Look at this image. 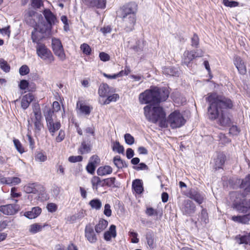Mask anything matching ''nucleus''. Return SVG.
<instances>
[{
	"instance_id": "79ce46f5",
	"label": "nucleus",
	"mask_w": 250,
	"mask_h": 250,
	"mask_svg": "<svg viewBox=\"0 0 250 250\" xmlns=\"http://www.w3.org/2000/svg\"><path fill=\"white\" fill-rule=\"evenodd\" d=\"M0 68L6 73L10 71V65L8 64L7 62L2 58L0 59Z\"/></svg>"
},
{
	"instance_id": "5fc2aeb1",
	"label": "nucleus",
	"mask_w": 250,
	"mask_h": 250,
	"mask_svg": "<svg viewBox=\"0 0 250 250\" xmlns=\"http://www.w3.org/2000/svg\"><path fill=\"white\" fill-rule=\"evenodd\" d=\"M191 46L192 47L197 48L199 44V39L198 35L196 34H194L193 37L191 38Z\"/></svg>"
},
{
	"instance_id": "e2e57ef3",
	"label": "nucleus",
	"mask_w": 250,
	"mask_h": 250,
	"mask_svg": "<svg viewBox=\"0 0 250 250\" xmlns=\"http://www.w3.org/2000/svg\"><path fill=\"white\" fill-rule=\"evenodd\" d=\"M112 211L110 208V206L108 204L104 205V213L107 217H110L111 215Z\"/></svg>"
},
{
	"instance_id": "6e6552de",
	"label": "nucleus",
	"mask_w": 250,
	"mask_h": 250,
	"mask_svg": "<svg viewBox=\"0 0 250 250\" xmlns=\"http://www.w3.org/2000/svg\"><path fill=\"white\" fill-rule=\"evenodd\" d=\"M203 55V52L201 50L195 51L186 50L184 52L182 60V64L189 67L190 64L193 60L197 57H201Z\"/></svg>"
},
{
	"instance_id": "2f4dec72",
	"label": "nucleus",
	"mask_w": 250,
	"mask_h": 250,
	"mask_svg": "<svg viewBox=\"0 0 250 250\" xmlns=\"http://www.w3.org/2000/svg\"><path fill=\"white\" fill-rule=\"evenodd\" d=\"M109 92L110 88L106 83H102L100 85L98 93L101 97H106L109 94Z\"/></svg>"
},
{
	"instance_id": "69168bd1",
	"label": "nucleus",
	"mask_w": 250,
	"mask_h": 250,
	"mask_svg": "<svg viewBox=\"0 0 250 250\" xmlns=\"http://www.w3.org/2000/svg\"><path fill=\"white\" fill-rule=\"evenodd\" d=\"M99 57L100 60L103 62H106L110 60L109 55L104 52L100 53Z\"/></svg>"
},
{
	"instance_id": "052dcab7",
	"label": "nucleus",
	"mask_w": 250,
	"mask_h": 250,
	"mask_svg": "<svg viewBox=\"0 0 250 250\" xmlns=\"http://www.w3.org/2000/svg\"><path fill=\"white\" fill-rule=\"evenodd\" d=\"M96 166V165L93 163L89 162L86 166V170L87 172L90 174H93L95 170Z\"/></svg>"
},
{
	"instance_id": "4be33fe9",
	"label": "nucleus",
	"mask_w": 250,
	"mask_h": 250,
	"mask_svg": "<svg viewBox=\"0 0 250 250\" xmlns=\"http://www.w3.org/2000/svg\"><path fill=\"white\" fill-rule=\"evenodd\" d=\"M202 208L201 211L198 214V219L197 222L201 225L205 226L209 222L208 215L207 210L201 206Z\"/></svg>"
},
{
	"instance_id": "a211bd4d",
	"label": "nucleus",
	"mask_w": 250,
	"mask_h": 250,
	"mask_svg": "<svg viewBox=\"0 0 250 250\" xmlns=\"http://www.w3.org/2000/svg\"><path fill=\"white\" fill-rule=\"evenodd\" d=\"M233 62L234 64L240 74L245 75L246 74L247 69L246 64L240 57L236 56L234 57Z\"/></svg>"
},
{
	"instance_id": "58836bf2",
	"label": "nucleus",
	"mask_w": 250,
	"mask_h": 250,
	"mask_svg": "<svg viewBox=\"0 0 250 250\" xmlns=\"http://www.w3.org/2000/svg\"><path fill=\"white\" fill-rule=\"evenodd\" d=\"M105 186L109 187L116 188L119 187V185L116 182V178L115 177H111L104 179Z\"/></svg>"
},
{
	"instance_id": "c756f323",
	"label": "nucleus",
	"mask_w": 250,
	"mask_h": 250,
	"mask_svg": "<svg viewBox=\"0 0 250 250\" xmlns=\"http://www.w3.org/2000/svg\"><path fill=\"white\" fill-rule=\"evenodd\" d=\"M132 188L137 194H141L144 190L142 181L140 179H135L132 182Z\"/></svg>"
},
{
	"instance_id": "9b49d317",
	"label": "nucleus",
	"mask_w": 250,
	"mask_h": 250,
	"mask_svg": "<svg viewBox=\"0 0 250 250\" xmlns=\"http://www.w3.org/2000/svg\"><path fill=\"white\" fill-rule=\"evenodd\" d=\"M52 47L54 54L61 61H64L66 58V56L61 41L58 39L52 38Z\"/></svg>"
},
{
	"instance_id": "ea45409f",
	"label": "nucleus",
	"mask_w": 250,
	"mask_h": 250,
	"mask_svg": "<svg viewBox=\"0 0 250 250\" xmlns=\"http://www.w3.org/2000/svg\"><path fill=\"white\" fill-rule=\"evenodd\" d=\"M112 149L114 151H117L118 153L122 154H123L125 151L124 146L120 144L119 141L113 143Z\"/></svg>"
},
{
	"instance_id": "9d476101",
	"label": "nucleus",
	"mask_w": 250,
	"mask_h": 250,
	"mask_svg": "<svg viewBox=\"0 0 250 250\" xmlns=\"http://www.w3.org/2000/svg\"><path fill=\"white\" fill-rule=\"evenodd\" d=\"M183 214L187 216H192L196 211L195 204L189 199L185 200L180 207Z\"/></svg>"
},
{
	"instance_id": "cd10ccee",
	"label": "nucleus",
	"mask_w": 250,
	"mask_h": 250,
	"mask_svg": "<svg viewBox=\"0 0 250 250\" xmlns=\"http://www.w3.org/2000/svg\"><path fill=\"white\" fill-rule=\"evenodd\" d=\"M42 209L39 207H34L31 210L25 212L24 215L29 219H32L36 218L41 213Z\"/></svg>"
},
{
	"instance_id": "a878e982",
	"label": "nucleus",
	"mask_w": 250,
	"mask_h": 250,
	"mask_svg": "<svg viewBox=\"0 0 250 250\" xmlns=\"http://www.w3.org/2000/svg\"><path fill=\"white\" fill-rule=\"evenodd\" d=\"M34 99V96L28 93L23 96L21 101V106L23 109H26Z\"/></svg>"
},
{
	"instance_id": "f03ea898",
	"label": "nucleus",
	"mask_w": 250,
	"mask_h": 250,
	"mask_svg": "<svg viewBox=\"0 0 250 250\" xmlns=\"http://www.w3.org/2000/svg\"><path fill=\"white\" fill-rule=\"evenodd\" d=\"M137 9V4L131 2L121 6L117 11V16L122 20L124 29L127 32L134 29Z\"/></svg>"
},
{
	"instance_id": "f257e3e1",
	"label": "nucleus",
	"mask_w": 250,
	"mask_h": 250,
	"mask_svg": "<svg viewBox=\"0 0 250 250\" xmlns=\"http://www.w3.org/2000/svg\"><path fill=\"white\" fill-rule=\"evenodd\" d=\"M206 100L209 104L208 108V118L212 121L216 120L217 124L221 126H229L231 120L225 109L233 107L232 101L216 93H208Z\"/></svg>"
},
{
	"instance_id": "f8f14e48",
	"label": "nucleus",
	"mask_w": 250,
	"mask_h": 250,
	"mask_svg": "<svg viewBox=\"0 0 250 250\" xmlns=\"http://www.w3.org/2000/svg\"><path fill=\"white\" fill-rule=\"evenodd\" d=\"M23 191L27 193H33L39 194L43 191V187L37 183H28L23 188Z\"/></svg>"
},
{
	"instance_id": "393cba45",
	"label": "nucleus",
	"mask_w": 250,
	"mask_h": 250,
	"mask_svg": "<svg viewBox=\"0 0 250 250\" xmlns=\"http://www.w3.org/2000/svg\"><path fill=\"white\" fill-rule=\"evenodd\" d=\"M116 226L112 225L109 227V230L104 233V238L106 241H110L112 238H115L117 235Z\"/></svg>"
},
{
	"instance_id": "680f3d73",
	"label": "nucleus",
	"mask_w": 250,
	"mask_h": 250,
	"mask_svg": "<svg viewBox=\"0 0 250 250\" xmlns=\"http://www.w3.org/2000/svg\"><path fill=\"white\" fill-rule=\"evenodd\" d=\"M82 160L83 157L81 156H71L68 158V161L71 163L81 162Z\"/></svg>"
},
{
	"instance_id": "4d7b16f0",
	"label": "nucleus",
	"mask_w": 250,
	"mask_h": 250,
	"mask_svg": "<svg viewBox=\"0 0 250 250\" xmlns=\"http://www.w3.org/2000/svg\"><path fill=\"white\" fill-rule=\"evenodd\" d=\"M29 68L26 65H23L21 66L19 69V73L21 75H25L29 73Z\"/></svg>"
},
{
	"instance_id": "de8ad7c7",
	"label": "nucleus",
	"mask_w": 250,
	"mask_h": 250,
	"mask_svg": "<svg viewBox=\"0 0 250 250\" xmlns=\"http://www.w3.org/2000/svg\"><path fill=\"white\" fill-rule=\"evenodd\" d=\"M81 50L83 53L86 55H89L91 54V49L90 47L87 43H83L81 45Z\"/></svg>"
},
{
	"instance_id": "a18cd8bd",
	"label": "nucleus",
	"mask_w": 250,
	"mask_h": 250,
	"mask_svg": "<svg viewBox=\"0 0 250 250\" xmlns=\"http://www.w3.org/2000/svg\"><path fill=\"white\" fill-rule=\"evenodd\" d=\"M43 227L38 224H34L30 226L29 231L32 233H36L42 230Z\"/></svg>"
},
{
	"instance_id": "39448f33",
	"label": "nucleus",
	"mask_w": 250,
	"mask_h": 250,
	"mask_svg": "<svg viewBox=\"0 0 250 250\" xmlns=\"http://www.w3.org/2000/svg\"><path fill=\"white\" fill-rule=\"evenodd\" d=\"M233 201V207L240 213H245L250 210V199L246 200L243 197L240 192L233 191L230 193Z\"/></svg>"
},
{
	"instance_id": "7c9ffc66",
	"label": "nucleus",
	"mask_w": 250,
	"mask_h": 250,
	"mask_svg": "<svg viewBox=\"0 0 250 250\" xmlns=\"http://www.w3.org/2000/svg\"><path fill=\"white\" fill-rule=\"evenodd\" d=\"M91 183L92 185V188L96 190H98V187H104L105 186L104 179L101 180V179L98 176H94L91 179Z\"/></svg>"
},
{
	"instance_id": "774afa93",
	"label": "nucleus",
	"mask_w": 250,
	"mask_h": 250,
	"mask_svg": "<svg viewBox=\"0 0 250 250\" xmlns=\"http://www.w3.org/2000/svg\"><path fill=\"white\" fill-rule=\"evenodd\" d=\"M64 131L62 130H61L59 131L58 135L56 137V140L57 142H61L64 139Z\"/></svg>"
},
{
	"instance_id": "09e8293b",
	"label": "nucleus",
	"mask_w": 250,
	"mask_h": 250,
	"mask_svg": "<svg viewBox=\"0 0 250 250\" xmlns=\"http://www.w3.org/2000/svg\"><path fill=\"white\" fill-rule=\"evenodd\" d=\"M35 159L36 161L44 162L47 159V156L42 152H37L35 153Z\"/></svg>"
},
{
	"instance_id": "bb28decb",
	"label": "nucleus",
	"mask_w": 250,
	"mask_h": 250,
	"mask_svg": "<svg viewBox=\"0 0 250 250\" xmlns=\"http://www.w3.org/2000/svg\"><path fill=\"white\" fill-rule=\"evenodd\" d=\"M232 220L239 223L248 224L250 221V213L243 215L233 216Z\"/></svg>"
},
{
	"instance_id": "0e129e2a",
	"label": "nucleus",
	"mask_w": 250,
	"mask_h": 250,
	"mask_svg": "<svg viewBox=\"0 0 250 250\" xmlns=\"http://www.w3.org/2000/svg\"><path fill=\"white\" fill-rule=\"evenodd\" d=\"M17 188L15 187H13L11 189V196L12 198H18L21 196V192H17Z\"/></svg>"
},
{
	"instance_id": "49530a36",
	"label": "nucleus",
	"mask_w": 250,
	"mask_h": 250,
	"mask_svg": "<svg viewBox=\"0 0 250 250\" xmlns=\"http://www.w3.org/2000/svg\"><path fill=\"white\" fill-rule=\"evenodd\" d=\"M107 97V99L104 102V104H109L110 102H116L119 99V96L117 94H113L111 95H109L108 94Z\"/></svg>"
},
{
	"instance_id": "c85d7f7f",
	"label": "nucleus",
	"mask_w": 250,
	"mask_h": 250,
	"mask_svg": "<svg viewBox=\"0 0 250 250\" xmlns=\"http://www.w3.org/2000/svg\"><path fill=\"white\" fill-rule=\"evenodd\" d=\"M235 240L239 244L250 245V234L238 235L235 237Z\"/></svg>"
},
{
	"instance_id": "864d4df0",
	"label": "nucleus",
	"mask_w": 250,
	"mask_h": 250,
	"mask_svg": "<svg viewBox=\"0 0 250 250\" xmlns=\"http://www.w3.org/2000/svg\"><path fill=\"white\" fill-rule=\"evenodd\" d=\"M80 110L82 113L86 115H89L91 112L90 107L83 104H80Z\"/></svg>"
},
{
	"instance_id": "f704fd0d",
	"label": "nucleus",
	"mask_w": 250,
	"mask_h": 250,
	"mask_svg": "<svg viewBox=\"0 0 250 250\" xmlns=\"http://www.w3.org/2000/svg\"><path fill=\"white\" fill-rule=\"evenodd\" d=\"M108 225V222L104 219H101L98 224L95 226V230L97 233H100L105 229Z\"/></svg>"
},
{
	"instance_id": "37998d69",
	"label": "nucleus",
	"mask_w": 250,
	"mask_h": 250,
	"mask_svg": "<svg viewBox=\"0 0 250 250\" xmlns=\"http://www.w3.org/2000/svg\"><path fill=\"white\" fill-rule=\"evenodd\" d=\"M79 150L81 154H83L88 153L90 150V148L88 145L86 144L85 142H83L82 143Z\"/></svg>"
},
{
	"instance_id": "423d86ee",
	"label": "nucleus",
	"mask_w": 250,
	"mask_h": 250,
	"mask_svg": "<svg viewBox=\"0 0 250 250\" xmlns=\"http://www.w3.org/2000/svg\"><path fill=\"white\" fill-rule=\"evenodd\" d=\"M36 53L38 57L48 64L52 63L55 60L51 51L44 44H37L35 46Z\"/></svg>"
},
{
	"instance_id": "6ab92c4d",
	"label": "nucleus",
	"mask_w": 250,
	"mask_h": 250,
	"mask_svg": "<svg viewBox=\"0 0 250 250\" xmlns=\"http://www.w3.org/2000/svg\"><path fill=\"white\" fill-rule=\"evenodd\" d=\"M52 27L48 23L41 22L35 28L46 38L50 35Z\"/></svg>"
},
{
	"instance_id": "2eb2a0df",
	"label": "nucleus",
	"mask_w": 250,
	"mask_h": 250,
	"mask_svg": "<svg viewBox=\"0 0 250 250\" xmlns=\"http://www.w3.org/2000/svg\"><path fill=\"white\" fill-rule=\"evenodd\" d=\"M84 236L87 240L90 243H95L98 240L93 228L90 224H88L85 226L84 229Z\"/></svg>"
},
{
	"instance_id": "412c9836",
	"label": "nucleus",
	"mask_w": 250,
	"mask_h": 250,
	"mask_svg": "<svg viewBox=\"0 0 250 250\" xmlns=\"http://www.w3.org/2000/svg\"><path fill=\"white\" fill-rule=\"evenodd\" d=\"M42 13L46 21L47 22V23L53 26L57 21L56 16L49 9H44Z\"/></svg>"
},
{
	"instance_id": "338daca9",
	"label": "nucleus",
	"mask_w": 250,
	"mask_h": 250,
	"mask_svg": "<svg viewBox=\"0 0 250 250\" xmlns=\"http://www.w3.org/2000/svg\"><path fill=\"white\" fill-rule=\"evenodd\" d=\"M48 210L50 212H54L57 209V206L53 203H49L47 206Z\"/></svg>"
},
{
	"instance_id": "7ed1b4c3",
	"label": "nucleus",
	"mask_w": 250,
	"mask_h": 250,
	"mask_svg": "<svg viewBox=\"0 0 250 250\" xmlns=\"http://www.w3.org/2000/svg\"><path fill=\"white\" fill-rule=\"evenodd\" d=\"M168 96L169 92L166 88L154 86L141 93L139 95V100L141 104H150L151 105L158 104L166 101Z\"/></svg>"
},
{
	"instance_id": "aec40b11",
	"label": "nucleus",
	"mask_w": 250,
	"mask_h": 250,
	"mask_svg": "<svg viewBox=\"0 0 250 250\" xmlns=\"http://www.w3.org/2000/svg\"><path fill=\"white\" fill-rule=\"evenodd\" d=\"M26 21L32 26L37 25V23L36 21L35 18L41 17V15H39L36 12L32 10H29L25 15Z\"/></svg>"
},
{
	"instance_id": "603ef678",
	"label": "nucleus",
	"mask_w": 250,
	"mask_h": 250,
	"mask_svg": "<svg viewBox=\"0 0 250 250\" xmlns=\"http://www.w3.org/2000/svg\"><path fill=\"white\" fill-rule=\"evenodd\" d=\"M125 143L128 145H132L134 143V137L129 133H126L124 135Z\"/></svg>"
},
{
	"instance_id": "1a4fd4ad",
	"label": "nucleus",
	"mask_w": 250,
	"mask_h": 250,
	"mask_svg": "<svg viewBox=\"0 0 250 250\" xmlns=\"http://www.w3.org/2000/svg\"><path fill=\"white\" fill-rule=\"evenodd\" d=\"M33 112L35 117L33 119L35 131L36 133H39L43 126L42 123V116L39 104H35L33 105Z\"/></svg>"
},
{
	"instance_id": "bf43d9fd",
	"label": "nucleus",
	"mask_w": 250,
	"mask_h": 250,
	"mask_svg": "<svg viewBox=\"0 0 250 250\" xmlns=\"http://www.w3.org/2000/svg\"><path fill=\"white\" fill-rule=\"evenodd\" d=\"M146 213L149 216H152L153 215L157 216L158 215L157 210L151 207L146 208Z\"/></svg>"
},
{
	"instance_id": "4c0bfd02",
	"label": "nucleus",
	"mask_w": 250,
	"mask_h": 250,
	"mask_svg": "<svg viewBox=\"0 0 250 250\" xmlns=\"http://www.w3.org/2000/svg\"><path fill=\"white\" fill-rule=\"evenodd\" d=\"M113 163L118 168L127 167V164L126 162L122 160L120 156H116L114 157Z\"/></svg>"
},
{
	"instance_id": "dca6fc26",
	"label": "nucleus",
	"mask_w": 250,
	"mask_h": 250,
	"mask_svg": "<svg viewBox=\"0 0 250 250\" xmlns=\"http://www.w3.org/2000/svg\"><path fill=\"white\" fill-rule=\"evenodd\" d=\"M83 3L90 7L98 9H104L106 7V0H83Z\"/></svg>"
},
{
	"instance_id": "c9c22d12",
	"label": "nucleus",
	"mask_w": 250,
	"mask_h": 250,
	"mask_svg": "<svg viewBox=\"0 0 250 250\" xmlns=\"http://www.w3.org/2000/svg\"><path fill=\"white\" fill-rule=\"evenodd\" d=\"M97 172L99 176L110 174L112 172V168L109 166L101 167L98 169Z\"/></svg>"
},
{
	"instance_id": "ddd939ff",
	"label": "nucleus",
	"mask_w": 250,
	"mask_h": 250,
	"mask_svg": "<svg viewBox=\"0 0 250 250\" xmlns=\"http://www.w3.org/2000/svg\"><path fill=\"white\" fill-rule=\"evenodd\" d=\"M186 195L190 199L194 200L199 205L201 204L205 199L204 195L195 188L190 189Z\"/></svg>"
},
{
	"instance_id": "e433bc0d",
	"label": "nucleus",
	"mask_w": 250,
	"mask_h": 250,
	"mask_svg": "<svg viewBox=\"0 0 250 250\" xmlns=\"http://www.w3.org/2000/svg\"><path fill=\"white\" fill-rule=\"evenodd\" d=\"M146 238L149 247L150 249H153L155 247V243L154 240V234L151 230H149L146 232Z\"/></svg>"
},
{
	"instance_id": "a19ab883",
	"label": "nucleus",
	"mask_w": 250,
	"mask_h": 250,
	"mask_svg": "<svg viewBox=\"0 0 250 250\" xmlns=\"http://www.w3.org/2000/svg\"><path fill=\"white\" fill-rule=\"evenodd\" d=\"M89 205L93 208L99 210L102 207V202L98 199H92L89 202Z\"/></svg>"
},
{
	"instance_id": "3c124183",
	"label": "nucleus",
	"mask_w": 250,
	"mask_h": 250,
	"mask_svg": "<svg viewBox=\"0 0 250 250\" xmlns=\"http://www.w3.org/2000/svg\"><path fill=\"white\" fill-rule=\"evenodd\" d=\"M131 48L136 52L142 51L143 49V45H142V42L138 41L136 42V45L131 46Z\"/></svg>"
},
{
	"instance_id": "0eeeda50",
	"label": "nucleus",
	"mask_w": 250,
	"mask_h": 250,
	"mask_svg": "<svg viewBox=\"0 0 250 250\" xmlns=\"http://www.w3.org/2000/svg\"><path fill=\"white\" fill-rule=\"evenodd\" d=\"M167 122L172 128H176L184 125L186 120L180 112L175 111L169 115Z\"/></svg>"
},
{
	"instance_id": "b1692460",
	"label": "nucleus",
	"mask_w": 250,
	"mask_h": 250,
	"mask_svg": "<svg viewBox=\"0 0 250 250\" xmlns=\"http://www.w3.org/2000/svg\"><path fill=\"white\" fill-rule=\"evenodd\" d=\"M46 37L40 33L35 28H34L33 30L31 33V39L33 42L36 43V45L39 44H42L41 42V41Z\"/></svg>"
},
{
	"instance_id": "72a5a7b5",
	"label": "nucleus",
	"mask_w": 250,
	"mask_h": 250,
	"mask_svg": "<svg viewBox=\"0 0 250 250\" xmlns=\"http://www.w3.org/2000/svg\"><path fill=\"white\" fill-rule=\"evenodd\" d=\"M163 73L166 75L171 76H176L179 74V71L177 69L173 67H165L163 68Z\"/></svg>"
},
{
	"instance_id": "13d9d810",
	"label": "nucleus",
	"mask_w": 250,
	"mask_h": 250,
	"mask_svg": "<svg viewBox=\"0 0 250 250\" xmlns=\"http://www.w3.org/2000/svg\"><path fill=\"white\" fill-rule=\"evenodd\" d=\"M224 4L228 7H233L237 6L238 3L235 1H229V0H223Z\"/></svg>"
},
{
	"instance_id": "8fccbe9b",
	"label": "nucleus",
	"mask_w": 250,
	"mask_h": 250,
	"mask_svg": "<svg viewBox=\"0 0 250 250\" xmlns=\"http://www.w3.org/2000/svg\"><path fill=\"white\" fill-rule=\"evenodd\" d=\"M13 142L15 147L18 152L21 154L24 152V148L19 140L15 139L13 140Z\"/></svg>"
},
{
	"instance_id": "4468645a",
	"label": "nucleus",
	"mask_w": 250,
	"mask_h": 250,
	"mask_svg": "<svg viewBox=\"0 0 250 250\" xmlns=\"http://www.w3.org/2000/svg\"><path fill=\"white\" fill-rule=\"evenodd\" d=\"M20 209V206L17 204H8L0 206V212L8 215L16 214Z\"/></svg>"
},
{
	"instance_id": "5701e85b",
	"label": "nucleus",
	"mask_w": 250,
	"mask_h": 250,
	"mask_svg": "<svg viewBox=\"0 0 250 250\" xmlns=\"http://www.w3.org/2000/svg\"><path fill=\"white\" fill-rule=\"evenodd\" d=\"M225 158L226 156L223 153H219L217 155V157L214 159V165L213 167L215 170L222 168L225 162Z\"/></svg>"
},
{
	"instance_id": "20e7f679",
	"label": "nucleus",
	"mask_w": 250,
	"mask_h": 250,
	"mask_svg": "<svg viewBox=\"0 0 250 250\" xmlns=\"http://www.w3.org/2000/svg\"><path fill=\"white\" fill-rule=\"evenodd\" d=\"M144 114L146 119L153 123L156 124L159 122V126L165 128L167 127V122L166 118V113L163 108L160 106L146 105L144 108Z\"/></svg>"
},
{
	"instance_id": "6e6d98bb",
	"label": "nucleus",
	"mask_w": 250,
	"mask_h": 250,
	"mask_svg": "<svg viewBox=\"0 0 250 250\" xmlns=\"http://www.w3.org/2000/svg\"><path fill=\"white\" fill-rule=\"evenodd\" d=\"M31 5L34 9L40 8L43 6L42 0H32Z\"/></svg>"
},
{
	"instance_id": "c03bdc74",
	"label": "nucleus",
	"mask_w": 250,
	"mask_h": 250,
	"mask_svg": "<svg viewBox=\"0 0 250 250\" xmlns=\"http://www.w3.org/2000/svg\"><path fill=\"white\" fill-rule=\"evenodd\" d=\"M53 113H54V111L51 110L49 108H47L46 111H45L44 116H45L47 124L49 122L53 121V120L52 118Z\"/></svg>"
},
{
	"instance_id": "f3484780",
	"label": "nucleus",
	"mask_w": 250,
	"mask_h": 250,
	"mask_svg": "<svg viewBox=\"0 0 250 250\" xmlns=\"http://www.w3.org/2000/svg\"><path fill=\"white\" fill-rule=\"evenodd\" d=\"M240 188L244 189V191L241 192L243 198L250 194V174L242 180Z\"/></svg>"
},
{
	"instance_id": "473e14b6",
	"label": "nucleus",
	"mask_w": 250,
	"mask_h": 250,
	"mask_svg": "<svg viewBox=\"0 0 250 250\" xmlns=\"http://www.w3.org/2000/svg\"><path fill=\"white\" fill-rule=\"evenodd\" d=\"M47 128L52 135H54V133L58 130L61 127L60 122L54 123L53 121L47 124Z\"/></svg>"
}]
</instances>
